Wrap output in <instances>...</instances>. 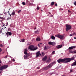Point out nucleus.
Returning a JSON list of instances; mask_svg holds the SVG:
<instances>
[{"label":"nucleus","mask_w":76,"mask_h":76,"mask_svg":"<svg viewBox=\"0 0 76 76\" xmlns=\"http://www.w3.org/2000/svg\"><path fill=\"white\" fill-rule=\"evenodd\" d=\"M75 60V57H73L70 58H64V59H59L57 60L58 62L59 63H60V62H63V63H68L70 62L71 60Z\"/></svg>","instance_id":"1"},{"label":"nucleus","mask_w":76,"mask_h":76,"mask_svg":"<svg viewBox=\"0 0 76 76\" xmlns=\"http://www.w3.org/2000/svg\"><path fill=\"white\" fill-rule=\"evenodd\" d=\"M28 49H29L31 51H35L38 49V48L36 47H34L33 45H31L29 46Z\"/></svg>","instance_id":"2"},{"label":"nucleus","mask_w":76,"mask_h":76,"mask_svg":"<svg viewBox=\"0 0 76 76\" xmlns=\"http://www.w3.org/2000/svg\"><path fill=\"white\" fill-rule=\"evenodd\" d=\"M53 64H54V62L51 63L50 64L46 67L45 68H44V69L47 70V69H49L50 67H52V66H53Z\"/></svg>","instance_id":"3"},{"label":"nucleus","mask_w":76,"mask_h":76,"mask_svg":"<svg viewBox=\"0 0 76 76\" xmlns=\"http://www.w3.org/2000/svg\"><path fill=\"white\" fill-rule=\"evenodd\" d=\"M66 31L67 32L69 30H70L71 28H72V27L70 25H68V24H66Z\"/></svg>","instance_id":"4"},{"label":"nucleus","mask_w":76,"mask_h":76,"mask_svg":"<svg viewBox=\"0 0 76 76\" xmlns=\"http://www.w3.org/2000/svg\"><path fill=\"white\" fill-rule=\"evenodd\" d=\"M55 37H58V38H59L61 39H63L64 38V36L63 35H61L60 34H57L55 35Z\"/></svg>","instance_id":"5"},{"label":"nucleus","mask_w":76,"mask_h":76,"mask_svg":"<svg viewBox=\"0 0 76 76\" xmlns=\"http://www.w3.org/2000/svg\"><path fill=\"white\" fill-rule=\"evenodd\" d=\"M7 67H8V66L7 65H4L0 67V70H2L4 69H7Z\"/></svg>","instance_id":"6"},{"label":"nucleus","mask_w":76,"mask_h":76,"mask_svg":"<svg viewBox=\"0 0 76 76\" xmlns=\"http://www.w3.org/2000/svg\"><path fill=\"white\" fill-rule=\"evenodd\" d=\"M40 52L39 51H38L36 53V57H38L39 56H41V54L40 53Z\"/></svg>","instance_id":"7"},{"label":"nucleus","mask_w":76,"mask_h":76,"mask_svg":"<svg viewBox=\"0 0 76 76\" xmlns=\"http://www.w3.org/2000/svg\"><path fill=\"white\" fill-rule=\"evenodd\" d=\"M6 34L7 35V37H8L9 35H12V33L7 31Z\"/></svg>","instance_id":"8"},{"label":"nucleus","mask_w":76,"mask_h":76,"mask_svg":"<svg viewBox=\"0 0 76 76\" xmlns=\"http://www.w3.org/2000/svg\"><path fill=\"white\" fill-rule=\"evenodd\" d=\"M36 41H41V39H40V37H39L38 36L36 38Z\"/></svg>","instance_id":"9"},{"label":"nucleus","mask_w":76,"mask_h":76,"mask_svg":"<svg viewBox=\"0 0 76 76\" xmlns=\"http://www.w3.org/2000/svg\"><path fill=\"white\" fill-rule=\"evenodd\" d=\"M76 47V46H72L70 47H69L68 50H72V49H73V48H75Z\"/></svg>","instance_id":"10"},{"label":"nucleus","mask_w":76,"mask_h":76,"mask_svg":"<svg viewBox=\"0 0 76 76\" xmlns=\"http://www.w3.org/2000/svg\"><path fill=\"white\" fill-rule=\"evenodd\" d=\"M47 59V56H45L44 58H43L42 60L43 61H45Z\"/></svg>","instance_id":"11"},{"label":"nucleus","mask_w":76,"mask_h":76,"mask_svg":"<svg viewBox=\"0 0 76 76\" xmlns=\"http://www.w3.org/2000/svg\"><path fill=\"white\" fill-rule=\"evenodd\" d=\"M27 51H28V49H25L24 51V53L25 54H27Z\"/></svg>","instance_id":"12"},{"label":"nucleus","mask_w":76,"mask_h":76,"mask_svg":"<svg viewBox=\"0 0 76 76\" xmlns=\"http://www.w3.org/2000/svg\"><path fill=\"white\" fill-rule=\"evenodd\" d=\"M72 66H76V60L75 61V62L72 63L71 65Z\"/></svg>","instance_id":"13"},{"label":"nucleus","mask_w":76,"mask_h":76,"mask_svg":"<svg viewBox=\"0 0 76 76\" xmlns=\"http://www.w3.org/2000/svg\"><path fill=\"white\" fill-rule=\"evenodd\" d=\"M11 15H12V16H15V10L13 11V12H12Z\"/></svg>","instance_id":"14"},{"label":"nucleus","mask_w":76,"mask_h":76,"mask_svg":"<svg viewBox=\"0 0 76 76\" xmlns=\"http://www.w3.org/2000/svg\"><path fill=\"white\" fill-rule=\"evenodd\" d=\"M62 47V45H58L57 46V48H58V49L60 48H61Z\"/></svg>","instance_id":"15"},{"label":"nucleus","mask_w":76,"mask_h":76,"mask_svg":"<svg viewBox=\"0 0 76 76\" xmlns=\"http://www.w3.org/2000/svg\"><path fill=\"white\" fill-rule=\"evenodd\" d=\"M56 44V43L55 42H52V45H55Z\"/></svg>","instance_id":"16"},{"label":"nucleus","mask_w":76,"mask_h":76,"mask_svg":"<svg viewBox=\"0 0 76 76\" xmlns=\"http://www.w3.org/2000/svg\"><path fill=\"white\" fill-rule=\"evenodd\" d=\"M28 55H24V58L25 59H26V58H28Z\"/></svg>","instance_id":"17"},{"label":"nucleus","mask_w":76,"mask_h":76,"mask_svg":"<svg viewBox=\"0 0 76 76\" xmlns=\"http://www.w3.org/2000/svg\"><path fill=\"white\" fill-rule=\"evenodd\" d=\"M2 24L3 25V26H7V25H8V23H5V24H4V23H3Z\"/></svg>","instance_id":"18"},{"label":"nucleus","mask_w":76,"mask_h":76,"mask_svg":"<svg viewBox=\"0 0 76 76\" xmlns=\"http://www.w3.org/2000/svg\"><path fill=\"white\" fill-rule=\"evenodd\" d=\"M51 38L52 39H53L54 40L55 39V37H54V36H52L51 37Z\"/></svg>","instance_id":"19"},{"label":"nucleus","mask_w":76,"mask_h":76,"mask_svg":"<svg viewBox=\"0 0 76 76\" xmlns=\"http://www.w3.org/2000/svg\"><path fill=\"white\" fill-rule=\"evenodd\" d=\"M48 44L49 45H52V42H48Z\"/></svg>","instance_id":"20"},{"label":"nucleus","mask_w":76,"mask_h":76,"mask_svg":"<svg viewBox=\"0 0 76 76\" xmlns=\"http://www.w3.org/2000/svg\"><path fill=\"white\" fill-rule=\"evenodd\" d=\"M54 2H52L51 3V6H53L54 5Z\"/></svg>","instance_id":"21"},{"label":"nucleus","mask_w":76,"mask_h":76,"mask_svg":"<svg viewBox=\"0 0 76 76\" xmlns=\"http://www.w3.org/2000/svg\"><path fill=\"white\" fill-rule=\"evenodd\" d=\"M20 42H25V39H21L20 41Z\"/></svg>","instance_id":"22"},{"label":"nucleus","mask_w":76,"mask_h":76,"mask_svg":"<svg viewBox=\"0 0 76 76\" xmlns=\"http://www.w3.org/2000/svg\"><path fill=\"white\" fill-rule=\"evenodd\" d=\"M69 53H73V51L72 50H70L69 51Z\"/></svg>","instance_id":"23"},{"label":"nucleus","mask_w":76,"mask_h":76,"mask_svg":"<svg viewBox=\"0 0 76 76\" xmlns=\"http://www.w3.org/2000/svg\"><path fill=\"white\" fill-rule=\"evenodd\" d=\"M47 49V48L46 47V46H45L44 48V50H46Z\"/></svg>","instance_id":"24"},{"label":"nucleus","mask_w":76,"mask_h":76,"mask_svg":"<svg viewBox=\"0 0 76 76\" xmlns=\"http://www.w3.org/2000/svg\"><path fill=\"white\" fill-rule=\"evenodd\" d=\"M22 4H23V5H25V3L24 2H23L22 3Z\"/></svg>","instance_id":"25"},{"label":"nucleus","mask_w":76,"mask_h":76,"mask_svg":"<svg viewBox=\"0 0 76 76\" xmlns=\"http://www.w3.org/2000/svg\"><path fill=\"white\" fill-rule=\"evenodd\" d=\"M42 55L43 56H44V55H45V53L44 52H42Z\"/></svg>","instance_id":"26"},{"label":"nucleus","mask_w":76,"mask_h":76,"mask_svg":"<svg viewBox=\"0 0 76 76\" xmlns=\"http://www.w3.org/2000/svg\"><path fill=\"white\" fill-rule=\"evenodd\" d=\"M54 53H55V51H53L52 52V54H54Z\"/></svg>","instance_id":"27"},{"label":"nucleus","mask_w":76,"mask_h":76,"mask_svg":"<svg viewBox=\"0 0 76 76\" xmlns=\"http://www.w3.org/2000/svg\"><path fill=\"white\" fill-rule=\"evenodd\" d=\"M74 4L76 6V1H75L74 3Z\"/></svg>","instance_id":"28"},{"label":"nucleus","mask_w":76,"mask_h":76,"mask_svg":"<svg viewBox=\"0 0 76 76\" xmlns=\"http://www.w3.org/2000/svg\"><path fill=\"white\" fill-rule=\"evenodd\" d=\"M20 12H21V10H20L18 12V13H20Z\"/></svg>","instance_id":"29"},{"label":"nucleus","mask_w":76,"mask_h":76,"mask_svg":"<svg viewBox=\"0 0 76 76\" xmlns=\"http://www.w3.org/2000/svg\"><path fill=\"white\" fill-rule=\"evenodd\" d=\"M39 7H37V10H39Z\"/></svg>","instance_id":"30"},{"label":"nucleus","mask_w":76,"mask_h":76,"mask_svg":"<svg viewBox=\"0 0 76 76\" xmlns=\"http://www.w3.org/2000/svg\"><path fill=\"white\" fill-rule=\"evenodd\" d=\"M7 56H6L4 57V58H7Z\"/></svg>","instance_id":"31"},{"label":"nucleus","mask_w":76,"mask_h":76,"mask_svg":"<svg viewBox=\"0 0 76 76\" xmlns=\"http://www.w3.org/2000/svg\"><path fill=\"white\" fill-rule=\"evenodd\" d=\"M72 35H73V34H70V35H69V36H70V37L72 36Z\"/></svg>","instance_id":"32"},{"label":"nucleus","mask_w":76,"mask_h":76,"mask_svg":"<svg viewBox=\"0 0 76 76\" xmlns=\"http://www.w3.org/2000/svg\"><path fill=\"white\" fill-rule=\"evenodd\" d=\"M74 53L75 54V53H76V50H75V51H74Z\"/></svg>","instance_id":"33"},{"label":"nucleus","mask_w":76,"mask_h":76,"mask_svg":"<svg viewBox=\"0 0 76 76\" xmlns=\"http://www.w3.org/2000/svg\"><path fill=\"white\" fill-rule=\"evenodd\" d=\"M72 71H73L72 70V69H70V71L71 72H72Z\"/></svg>","instance_id":"34"},{"label":"nucleus","mask_w":76,"mask_h":76,"mask_svg":"<svg viewBox=\"0 0 76 76\" xmlns=\"http://www.w3.org/2000/svg\"><path fill=\"white\" fill-rule=\"evenodd\" d=\"M48 60H49V61H51V59L50 58H49Z\"/></svg>","instance_id":"35"},{"label":"nucleus","mask_w":76,"mask_h":76,"mask_svg":"<svg viewBox=\"0 0 76 76\" xmlns=\"http://www.w3.org/2000/svg\"><path fill=\"white\" fill-rule=\"evenodd\" d=\"M1 63V60H0V66H1V64H0V63Z\"/></svg>","instance_id":"36"},{"label":"nucleus","mask_w":76,"mask_h":76,"mask_svg":"<svg viewBox=\"0 0 76 76\" xmlns=\"http://www.w3.org/2000/svg\"><path fill=\"white\" fill-rule=\"evenodd\" d=\"M1 48H0V52H1Z\"/></svg>","instance_id":"37"},{"label":"nucleus","mask_w":76,"mask_h":76,"mask_svg":"<svg viewBox=\"0 0 76 76\" xmlns=\"http://www.w3.org/2000/svg\"><path fill=\"white\" fill-rule=\"evenodd\" d=\"M1 47H3V45H1Z\"/></svg>","instance_id":"38"},{"label":"nucleus","mask_w":76,"mask_h":76,"mask_svg":"<svg viewBox=\"0 0 76 76\" xmlns=\"http://www.w3.org/2000/svg\"><path fill=\"white\" fill-rule=\"evenodd\" d=\"M74 35H76V33H74Z\"/></svg>","instance_id":"39"},{"label":"nucleus","mask_w":76,"mask_h":76,"mask_svg":"<svg viewBox=\"0 0 76 76\" xmlns=\"http://www.w3.org/2000/svg\"><path fill=\"white\" fill-rule=\"evenodd\" d=\"M57 4H55V6H57Z\"/></svg>","instance_id":"40"},{"label":"nucleus","mask_w":76,"mask_h":76,"mask_svg":"<svg viewBox=\"0 0 76 76\" xmlns=\"http://www.w3.org/2000/svg\"><path fill=\"white\" fill-rule=\"evenodd\" d=\"M39 69V67H37V69Z\"/></svg>","instance_id":"41"},{"label":"nucleus","mask_w":76,"mask_h":76,"mask_svg":"<svg viewBox=\"0 0 76 76\" xmlns=\"http://www.w3.org/2000/svg\"><path fill=\"white\" fill-rule=\"evenodd\" d=\"M68 12H71L70 11V10H68Z\"/></svg>","instance_id":"42"},{"label":"nucleus","mask_w":76,"mask_h":76,"mask_svg":"<svg viewBox=\"0 0 76 76\" xmlns=\"http://www.w3.org/2000/svg\"><path fill=\"white\" fill-rule=\"evenodd\" d=\"M53 15H51L50 16V17H53Z\"/></svg>","instance_id":"43"},{"label":"nucleus","mask_w":76,"mask_h":76,"mask_svg":"<svg viewBox=\"0 0 76 76\" xmlns=\"http://www.w3.org/2000/svg\"><path fill=\"white\" fill-rule=\"evenodd\" d=\"M38 46L39 47H40V46H39V44H38Z\"/></svg>","instance_id":"44"},{"label":"nucleus","mask_w":76,"mask_h":76,"mask_svg":"<svg viewBox=\"0 0 76 76\" xmlns=\"http://www.w3.org/2000/svg\"><path fill=\"white\" fill-rule=\"evenodd\" d=\"M9 15H10V16H11V15H12L11 14H9Z\"/></svg>","instance_id":"45"},{"label":"nucleus","mask_w":76,"mask_h":76,"mask_svg":"<svg viewBox=\"0 0 76 76\" xmlns=\"http://www.w3.org/2000/svg\"><path fill=\"white\" fill-rule=\"evenodd\" d=\"M74 38V39H76V38L75 37Z\"/></svg>","instance_id":"46"},{"label":"nucleus","mask_w":76,"mask_h":76,"mask_svg":"<svg viewBox=\"0 0 76 76\" xmlns=\"http://www.w3.org/2000/svg\"><path fill=\"white\" fill-rule=\"evenodd\" d=\"M1 73V71H0V74Z\"/></svg>","instance_id":"47"},{"label":"nucleus","mask_w":76,"mask_h":76,"mask_svg":"<svg viewBox=\"0 0 76 76\" xmlns=\"http://www.w3.org/2000/svg\"><path fill=\"white\" fill-rule=\"evenodd\" d=\"M0 31H1V32H2V31L1 30H0Z\"/></svg>","instance_id":"48"},{"label":"nucleus","mask_w":76,"mask_h":76,"mask_svg":"<svg viewBox=\"0 0 76 76\" xmlns=\"http://www.w3.org/2000/svg\"><path fill=\"white\" fill-rule=\"evenodd\" d=\"M37 29V28H34V29Z\"/></svg>","instance_id":"49"},{"label":"nucleus","mask_w":76,"mask_h":76,"mask_svg":"<svg viewBox=\"0 0 76 76\" xmlns=\"http://www.w3.org/2000/svg\"><path fill=\"white\" fill-rule=\"evenodd\" d=\"M49 14H51V13L50 12L49 13Z\"/></svg>","instance_id":"50"},{"label":"nucleus","mask_w":76,"mask_h":76,"mask_svg":"<svg viewBox=\"0 0 76 76\" xmlns=\"http://www.w3.org/2000/svg\"><path fill=\"white\" fill-rule=\"evenodd\" d=\"M41 11H42V10H41Z\"/></svg>","instance_id":"51"},{"label":"nucleus","mask_w":76,"mask_h":76,"mask_svg":"<svg viewBox=\"0 0 76 76\" xmlns=\"http://www.w3.org/2000/svg\"><path fill=\"white\" fill-rule=\"evenodd\" d=\"M42 44V43H40V44Z\"/></svg>","instance_id":"52"},{"label":"nucleus","mask_w":76,"mask_h":76,"mask_svg":"<svg viewBox=\"0 0 76 76\" xmlns=\"http://www.w3.org/2000/svg\"><path fill=\"white\" fill-rule=\"evenodd\" d=\"M14 61H15V60H14Z\"/></svg>","instance_id":"53"}]
</instances>
